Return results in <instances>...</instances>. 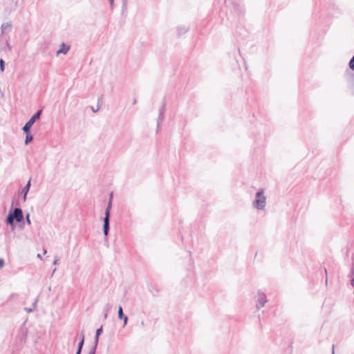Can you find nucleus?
I'll return each mask as SVG.
<instances>
[{
	"instance_id": "1",
	"label": "nucleus",
	"mask_w": 354,
	"mask_h": 354,
	"mask_svg": "<svg viewBox=\"0 0 354 354\" xmlns=\"http://www.w3.org/2000/svg\"><path fill=\"white\" fill-rule=\"evenodd\" d=\"M12 204H14V201H12ZM13 205L10 207L6 217L5 219L6 223L9 225L12 230H14L16 227V223H19V226L22 228V225L24 224V216L21 208L20 207H13Z\"/></svg>"
},
{
	"instance_id": "2",
	"label": "nucleus",
	"mask_w": 354,
	"mask_h": 354,
	"mask_svg": "<svg viewBox=\"0 0 354 354\" xmlns=\"http://www.w3.org/2000/svg\"><path fill=\"white\" fill-rule=\"evenodd\" d=\"M266 198L264 196L263 190L260 189L257 191V192L255 194V198L252 203V205L257 209L263 210L266 207Z\"/></svg>"
},
{
	"instance_id": "3",
	"label": "nucleus",
	"mask_w": 354,
	"mask_h": 354,
	"mask_svg": "<svg viewBox=\"0 0 354 354\" xmlns=\"http://www.w3.org/2000/svg\"><path fill=\"white\" fill-rule=\"evenodd\" d=\"M43 109H39L37 110L31 117L26 122L24 126L22 127V129H30L31 131V128L34 123L40 118L41 113H42Z\"/></svg>"
},
{
	"instance_id": "4",
	"label": "nucleus",
	"mask_w": 354,
	"mask_h": 354,
	"mask_svg": "<svg viewBox=\"0 0 354 354\" xmlns=\"http://www.w3.org/2000/svg\"><path fill=\"white\" fill-rule=\"evenodd\" d=\"M232 5L234 11L237 14L239 17H242L245 12V8L243 3L241 1H238L236 0H232Z\"/></svg>"
},
{
	"instance_id": "5",
	"label": "nucleus",
	"mask_w": 354,
	"mask_h": 354,
	"mask_svg": "<svg viewBox=\"0 0 354 354\" xmlns=\"http://www.w3.org/2000/svg\"><path fill=\"white\" fill-rule=\"evenodd\" d=\"M257 296H258V299H257V303L256 304V308L257 310H259L265 306V304L268 301V299H267L266 295L261 290H258Z\"/></svg>"
},
{
	"instance_id": "6",
	"label": "nucleus",
	"mask_w": 354,
	"mask_h": 354,
	"mask_svg": "<svg viewBox=\"0 0 354 354\" xmlns=\"http://www.w3.org/2000/svg\"><path fill=\"white\" fill-rule=\"evenodd\" d=\"M165 107H166V101H165V97H164L163 102H162V104L161 107L159 109V114H158V119H157V128L158 129L159 128V127L160 125V123L164 120L165 112Z\"/></svg>"
},
{
	"instance_id": "7",
	"label": "nucleus",
	"mask_w": 354,
	"mask_h": 354,
	"mask_svg": "<svg viewBox=\"0 0 354 354\" xmlns=\"http://www.w3.org/2000/svg\"><path fill=\"white\" fill-rule=\"evenodd\" d=\"M110 230V221L103 220L102 232L104 236V240L106 242L108 241L107 236Z\"/></svg>"
},
{
	"instance_id": "8",
	"label": "nucleus",
	"mask_w": 354,
	"mask_h": 354,
	"mask_svg": "<svg viewBox=\"0 0 354 354\" xmlns=\"http://www.w3.org/2000/svg\"><path fill=\"white\" fill-rule=\"evenodd\" d=\"M118 319L124 321L123 327H124L127 324L128 317L124 314L123 309L121 306H118Z\"/></svg>"
},
{
	"instance_id": "9",
	"label": "nucleus",
	"mask_w": 354,
	"mask_h": 354,
	"mask_svg": "<svg viewBox=\"0 0 354 354\" xmlns=\"http://www.w3.org/2000/svg\"><path fill=\"white\" fill-rule=\"evenodd\" d=\"M22 131L24 133V134L26 135L24 144L26 145H28L33 140L34 137H33L32 134L31 133V131H30V129L26 130L25 129H22Z\"/></svg>"
},
{
	"instance_id": "10",
	"label": "nucleus",
	"mask_w": 354,
	"mask_h": 354,
	"mask_svg": "<svg viewBox=\"0 0 354 354\" xmlns=\"http://www.w3.org/2000/svg\"><path fill=\"white\" fill-rule=\"evenodd\" d=\"M346 74L348 83L352 88H354V72L346 70Z\"/></svg>"
},
{
	"instance_id": "11",
	"label": "nucleus",
	"mask_w": 354,
	"mask_h": 354,
	"mask_svg": "<svg viewBox=\"0 0 354 354\" xmlns=\"http://www.w3.org/2000/svg\"><path fill=\"white\" fill-rule=\"evenodd\" d=\"M70 50V46L64 43H62L60 45L59 49L57 51L56 54L58 55L59 54L66 55Z\"/></svg>"
},
{
	"instance_id": "12",
	"label": "nucleus",
	"mask_w": 354,
	"mask_h": 354,
	"mask_svg": "<svg viewBox=\"0 0 354 354\" xmlns=\"http://www.w3.org/2000/svg\"><path fill=\"white\" fill-rule=\"evenodd\" d=\"M102 333H103V328H102V326H101L95 331L94 344H98V343H99V337L102 334Z\"/></svg>"
},
{
	"instance_id": "13",
	"label": "nucleus",
	"mask_w": 354,
	"mask_h": 354,
	"mask_svg": "<svg viewBox=\"0 0 354 354\" xmlns=\"http://www.w3.org/2000/svg\"><path fill=\"white\" fill-rule=\"evenodd\" d=\"M189 30V28L185 26H179L177 27L178 37H180L185 34Z\"/></svg>"
},
{
	"instance_id": "14",
	"label": "nucleus",
	"mask_w": 354,
	"mask_h": 354,
	"mask_svg": "<svg viewBox=\"0 0 354 354\" xmlns=\"http://www.w3.org/2000/svg\"><path fill=\"white\" fill-rule=\"evenodd\" d=\"M84 340H85L84 332L82 331L81 333H80V341H79V343L77 344V348H80V349H82L83 348V346H84Z\"/></svg>"
},
{
	"instance_id": "15",
	"label": "nucleus",
	"mask_w": 354,
	"mask_h": 354,
	"mask_svg": "<svg viewBox=\"0 0 354 354\" xmlns=\"http://www.w3.org/2000/svg\"><path fill=\"white\" fill-rule=\"evenodd\" d=\"M1 32H3L6 30H8V31H11L12 30V24L10 22H6L1 24Z\"/></svg>"
},
{
	"instance_id": "16",
	"label": "nucleus",
	"mask_w": 354,
	"mask_h": 354,
	"mask_svg": "<svg viewBox=\"0 0 354 354\" xmlns=\"http://www.w3.org/2000/svg\"><path fill=\"white\" fill-rule=\"evenodd\" d=\"M29 190H30V188L26 185L22 188L21 193L23 195L24 201H26L27 195H28Z\"/></svg>"
},
{
	"instance_id": "17",
	"label": "nucleus",
	"mask_w": 354,
	"mask_h": 354,
	"mask_svg": "<svg viewBox=\"0 0 354 354\" xmlns=\"http://www.w3.org/2000/svg\"><path fill=\"white\" fill-rule=\"evenodd\" d=\"M36 303L37 300L32 304V307H26L24 308V310L28 313L33 312L37 306Z\"/></svg>"
},
{
	"instance_id": "18",
	"label": "nucleus",
	"mask_w": 354,
	"mask_h": 354,
	"mask_svg": "<svg viewBox=\"0 0 354 354\" xmlns=\"http://www.w3.org/2000/svg\"><path fill=\"white\" fill-rule=\"evenodd\" d=\"M110 214L111 210L105 209L104 216L103 217L102 220L110 221Z\"/></svg>"
},
{
	"instance_id": "19",
	"label": "nucleus",
	"mask_w": 354,
	"mask_h": 354,
	"mask_svg": "<svg viewBox=\"0 0 354 354\" xmlns=\"http://www.w3.org/2000/svg\"><path fill=\"white\" fill-rule=\"evenodd\" d=\"M348 66L352 70L354 71V55L351 57V59L349 60L348 62Z\"/></svg>"
},
{
	"instance_id": "20",
	"label": "nucleus",
	"mask_w": 354,
	"mask_h": 354,
	"mask_svg": "<svg viewBox=\"0 0 354 354\" xmlns=\"http://www.w3.org/2000/svg\"><path fill=\"white\" fill-rule=\"evenodd\" d=\"M97 345L98 344H94L93 346H92V348H91V350L89 351L88 354H95L96 353V350H97Z\"/></svg>"
},
{
	"instance_id": "21",
	"label": "nucleus",
	"mask_w": 354,
	"mask_h": 354,
	"mask_svg": "<svg viewBox=\"0 0 354 354\" xmlns=\"http://www.w3.org/2000/svg\"><path fill=\"white\" fill-rule=\"evenodd\" d=\"M5 62L3 59H0V71L3 72L5 71Z\"/></svg>"
},
{
	"instance_id": "22",
	"label": "nucleus",
	"mask_w": 354,
	"mask_h": 354,
	"mask_svg": "<svg viewBox=\"0 0 354 354\" xmlns=\"http://www.w3.org/2000/svg\"><path fill=\"white\" fill-rule=\"evenodd\" d=\"M30 214L28 212H27L25 215V220L28 225L31 224V221H30Z\"/></svg>"
},
{
	"instance_id": "23",
	"label": "nucleus",
	"mask_w": 354,
	"mask_h": 354,
	"mask_svg": "<svg viewBox=\"0 0 354 354\" xmlns=\"http://www.w3.org/2000/svg\"><path fill=\"white\" fill-rule=\"evenodd\" d=\"M127 0L122 1V13L123 14L127 10Z\"/></svg>"
},
{
	"instance_id": "24",
	"label": "nucleus",
	"mask_w": 354,
	"mask_h": 354,
	"mask_svg": "<svg viewBox=\"0 0 354 354\" xmlns=\"http://www.w3.org/2000/svg\"><path fill=\"white\" fill-rule=\"evenodd\" d=\"M108 1L109 3L111 9L113 10L114 7V0H108Z\"/></svg>"
},
{
	"instance_id": "25",
	"label": "nucleus",
	"mask_w": 354,
	"mask_h": 354,
	"mask_svg": "<svg viewBox=\"0 0 354 354\" xmlns=\"http://www.w3.org/2000/svg\"><path fill=\"white\" fill-rule=\"evenodd\" d=\"M5 265L4 259L2 258H0V268H3Z\"/></svg>"
},
{
	"instance_id": "26",
	"label": "nucleus",
	"mask_w": 354,
	"mask_h": 354,
	"mask_svg": "<svg viewBox=\"0 0 354 354\" xmlns=\"http://www.w3.org/2000/svg\"><path fill=\"white\" fill-rule=\"evenodd\" d=\"M111 207H112V202L109 201V202H108V205H107V206H106V209H110V210H111Z\"/></svg>"
},
{
	"instance_id": "27",
	"label": "nucleus",
	"mask_w": 354,
	"mask_h": 354,
	"mask_svg": "<svg viewBox=\"0 0 354 354\" xmlns=\"http://www.w3.org/2000/svg\"><path fill=\"white\" fill-rule=\"evenodd\" d=\"M91 109H92L93 112H94V113L97 112V111H99V109H100L99 106H97V108L96 109H94L93 106H91Z\"/></svg>"
},
{
	"instance_id": "28",
	"label": "nucleus",
	"mask_w": 354,
	"mask_h": 354,
	"mask_svg": "<svg viewBox=\"0 0 354 354\" xmlns=\"http://www.w3.org/2000/svg\"><path fill=\"white\" fill-rule=\"evenodd\" d=\"M26 186H28L29 188H30V186H31V178H30L28 180V181L27 182V183L26 184Z\"/></svg>"
},
{
	"instance_id": "29",
	"label": "nucleus",
	"mask_w": 354,
	"mask_h": 354,
	"mask_svg": "<svg viewBox=\"0 0 354 354\" xmlns=\"http://www.w3.org/2000/svg\"><path fill=\"white\" fill-rule=\"evenodd\" d=\"M351 275H354V268L352 267L351 269V272L348 274V277L351 276Z\"/></svg>"
},
{
	"instance_id": "30",
	"label": "nucleus",
	"mask_w": 354,
	"mask_h": 354,
	"mask_svg": "<svg viewBox=\"0 0 354 354\" xmlns=\"http://www.w3.org/2000/svg\"><path fill=\"white\" fill-rule=\"evenodd\" d=\"M58 261H59V258L55 257V259L53 261V265H57L58 263Z\"/></svg>"
},
{
	"instance_id": "31",
	"label": "nucleus",
	"mask_w": 354,
	"mask_h": 354,
	"mask_svg": "<svg viewBox=\"0 0 354 354\" xmlns=\"http://www.w3.org/2000/svg\"><path fill=\"white\" fill-rule=\"evenodd\" d=\"M113 197V192H111V193L110 194V195H109V201L112 202Z\"/></svg>"
},
{
	"instance_id": "32",
	"label": "nucleus",
	"mask_w": 354,
	"mask_h": 354,
	"mask_svg": "<svg viewBox=\"0 0 354 354\" xmlns=\"http://www.w3.org/2000/svg\"><path fill=\"white\" fill-rule=\"evenodd\" d=\"M351 286L354 288V278H352L350 281Z\"/></svg>"
},
{
	"instance_id": "33",
	"label": "nucleus",
	"mask_w": 354,
	"mask_h": 354,
	"mask_svg": "<svg viewBox=\"0 0 354 354\" xmlns=\"http://www.w3.org/2000/svg\"><path fill=\"white\" fill-rule=\"evenodd\" d=\"M82 349L77 348L75 354H81Z\"/></svg>"
},
{
	"instance_id": "34",
	"label": "nucleus",
	"mask_w": 354,
	"mask_h": 354,
	"mask_svg": "<svg viewBox=\"0 0 354 354\" xmlns=\"http://www.w3.org/2000/svg\"><path fill=\"white\" fill-rule=\"evenodd\" d=\"M332 354H335V345L333 344V346H332Z\"/></svg>"
},
{
	"instance_id": "35",
	"label": "nucleus",
	"mask_w": 354,
	"mask_h": 354,
	"mask_svg": "<svg viewBox=\"0 0 354 354\" xmlns=\"http://www.w3.org/2000/svg\"><path fill=\"white\" fill-rule=\"evenodd\" d=\"M132 104H136V98H134V99L133 100V102H132Z\"/></svg>"
},
{
	"instance_id": "36",
	"label": "nucleus",
	"mask_w": 354,
	"mask_h": 354,
	"mask_svg": "<svg viewBox=\"0 0 354 354\" xmlns=\"http://www.w3.org/2000/svg\"><path fill=\"white\" fill-rule=\"evenodd\" d=\"M107 309H106V312L111 308V306H107Z\"/></svg>"
},
{
	"instance_id": "37",
	"label": "nucleus",
	"mask_w": 354,
	"mask_h": 354,
	"mask_svg": "<svg viewBox=\"0 0 354 354\" xmlns=\"http://www.w3.org/2000/svg\"><path fill=\"white\" fill-rule=\"evenodd\" d=\"M6 44H7V46H8V47L9 50H10V49H11V48H10V46L9 44L8 43V41L6 42Z\"/></svg>"
},
{
	"instance_id": "38",
	"label": "nucleus",
	"mask_w": 354,
	"mask_h": 354,
	"mask_svg": "<svg viewBox=\"0 0 354 354\" xmlns=\"http://www.w3.org/2000/svg\"><path fill=\"white\" fill-rule=\"evenodd\" d=\"M106 317H107V313L106 312V313H104V318L106 319Z\"/></svg>"
},
{
	"instance_id": "39",
	"label": "nucleus",
	"mask_w": 354,
	"mask_h": 354,
	"mask_svg": "<svg viewBox=\"0 0 354 354\" xmlns=\"http://www.w3.org/2000/svg\"><path fill=\"white\" fill-rule=\"evenodd\" d=\"M16 205H19V201H16Z\"/></svg>"
},
{
	"instance_id": "40",
	"label": "nucleus",
	"mask_w": 354,
	"mask_h": 354,
	"mask_svg": "<svg viewBox=\"0 0 354 354\" xmlns=\"http://www.w3.org/2000/svg\"><path fill=\"white\" fill-rule=\"evenodd\" d=\"M37 257H38L39 258H41V254H37Z\"/></svg>"
}]
</instances>
